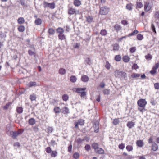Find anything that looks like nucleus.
I'll return each mask as SVG.
<instances>
[{
  "mask_svg": "<svg viewBox=\"0 0 159 159\" xmlns=\"http://www.w3.org/2000/svg\"><path fill=\"white\" fill-rule=\"evenodd\" d=\"M115 76L116 77L120 78H125L126 77V74L124 72L116 70L115 71Z\"/></svg>",
  "mask_w": 159,
  "mask_h": 159,
  "instance_id": "nucleus-1",
  "label": "nucleus"
},
{
  "mask_svg": "<svg viewBox=\"0 0 159 159\" xmlns=\"http://www.w3.org/2000/svg\"><path fill=\"white\" fill-rule=\"evenodd\" d=\"M7 134H10V135L13 139H15L18 135L21 134L22 132L20 131H8L7 132Z\"/></svg>",
  "mask_w": 159,
  "mask_h": 159,
  "instance_id": "nucleus-2",
  "label": "nucleus"
},
{
  "mask_svg": "<svg viewBox=\"0 0 159 159\" xmlns=\"http://www.w3.org/2000/svg\"><path fill=\"white\" fill-rule=\"evenodd\" d=\"M76 92L78 93H81L80 96L81 97H84L86 95V92H85V90L86 89V88H75Z\"/></svg>",
  "mask_w": 159,
  "mask_h": 159,
  "instance_id": "nucleus-3",
  "label": "nucleus"
},
{
  "mask_svg": "<svg viewBox=\"0 0 159 159\" xmlns=\"http://www.w3.org/2000/svg\"><path fill=\"white\" fill-rule=\"evenodd\" d=\"M147 102L145 99H141L137 101L138 106L140 107H145Z\"/></svg>",
  "mask_w": 159,
  "mask_h": 159,
  "instance_id": "nucleus-4",
  "label": "nucleus"
},
{
  "mask_svg": "<svg viewBox=\"0 0 159 159\" xmlns=\"http://www.w3.org/2000/svg\"><path fill=\"white\" fill-rule=\"evenodd\" d=\"M152 7V5L149 2H145L144 4V10L146 12L149 11Z\"/></svg>",
  "mask_w": 159,
  "mask_h": 159,
  "instance_id": "nucleus-5",
  "label": "nucleus"
},
{
  "mask_svg": "<svg viewBox=\"0 0 159 159\" xmlns=\"http://www.w3.org/2000/svg\"><path fill=\"white\" fill-rule=\"evenodd\" d=\"M109 11V9L106 7H102L100 8V13L102 15L107 14Z\"/></svg>",
  "mask_w": 159,
  "mask_h": 159,
  "instance_id": "nucleus-6",
  "label": "nucleus"
},
{
  "mask_svg": "<svg viewBox=\"0 0 159 159\" xmlns=\"http://www.w3.org/2000/svg\"><path fill=\"white\" fill-rule=\"evenodd\" d=\"M44 5H45L44 7H49L51 9H54L55 7V4L53 2L52 3H48L47 2H44Z\"/></svg>",
  "mask_w": 159,
  "mask_h": 159,
  "instance_id": "nucleus-7",
  "label": "nucleus"
},
{
  "mask_svg": "<svg viewBox=\"0 0 159 159\" xmlns=\"http://www.w3.org/2000/svg\"><path fill=\"white\" fill-rule=\"evenodd\" d=\"M75 127L76 128H78V125H83L84 124V121L82 119L79 120L78 121L75 122L74 123Z\"/></svg>",
  "mask_w": 159,
  "mask_h": 159,
  "instance_id": "nucleus-8",
  "label": "nucleus"
},
{
  "mask_svg": "<svg viewBox=\"0 0 159 159\" xmlns=\"http://www.w3.org/2000/svg\"><path fill=\"white\" fill-rule=\"evenodd\" d=\"M68 13L70 15L76 14V11L75 9L72 7H69L68 10Z\"/></svg>",
  "mask_w": 159,
  "mask_h": 159,
  "instance_id": "nucleus-9",
  "label": "nucleus"
},
{
  "mask_svg": "<svg viewBox=\"0 0 159 159\" xmlns=\"http://www.w3.org/2000/svg\"><path fill=\"white\" fill-rule=\"evenodd\" d=\"M93 128L94 131L96 133L98 132L99 129V122L98 121H96L94 122Z\"/></svg>",
  "mask_w": 159,
  "mask_h": 159,
  "instance_id": "nucleus-10",
  "label": "nucleus"
},
{
  "mask_svg": "<svg viewBox=\"0 0 159 159\" xmlns=\"http://www.w3.org/2000/svg\"><path fill=\"white\" fill-rule=\"evenodd\" d=\"M29 54L30 56L35 55V48L34 46H32V50H29L28 51Z\"/></svg>",
  "mask_w": 159,
  "mask_h": 159,
  "instance_id": "nucleus-11",
  "label": "nucleus"
},
{
  "mask_svg": "<svg viewBox=\"0 0 159 159\" xmlns=\"http://www.w3.org/2000/svg\"><path fill=\"white\" fill-rule=\"evenodd\" d=\"M62 112L65 114H67L69 113V109L67 107L65 106L64 108L61 109Z\"/></svg>",
  "mask_w": 159,
  "mask_h": 159,
  "instance_id": "nucleus-12",
  "label": "nucleus"
},
{
  "mask_svg": "<svg viewBox=\"0 0 159 159\" xmlns=\"http://www.w3.org/2000/svg\"><path fill=\"white\" fill-rule=\"evenodd\" d=\"M95 151L97 153L100 154H103L104 153V150L102 148L99 147L95 150Z\"/></svg>",
  "mask_w": 159,
  "mask_h": 159,
  "instance_id": "nucleus-13",
  "label": "nucleus"
},
{
  "mask_svg": "<svg viewBox=\"0 0 159 159\" xmlns=\"http://www.w3.org/2000/svg\"><path fill=\"white\" fill-rule=\"evenodd\" d=\"M81 80L84 82H88L89 80V77L86 75L82 76L81 77Z\"/></svg>",
  "mask_w": 159,
  "mask_h": 159,
  "instance_id": "nucleus-14",
  "label": "nucleus"
},
{
  "mask_svg": "<svg viewBox=\"0 0 159 159\" xmlns=\"http://www.w3.org/2000/svg\"><path fill=\"white\" fill-rule=\"evenodd\" d=\"M28 122L30 125H33L35 124L36 121L34 118H31L29 120Z\"/></svg>",
  "mask_w": 159,
  "mask_h": 159,
  "instance_id": "nucleus-15",
  "label": "nucleus"
},
{
  "mask_svg": "<svg viewBox=\"0 0 159 159\" xmlns=\"http://www.w3.org/2000/svg\"><path fill=\"white\" fill-rule=\"evenodd\" d=\"M158 149V146L155 143H152V149L154 151H156Z\"/></svg>",
  "mask_w": 159,
  "mask_h": 159,
  "instance_id": "nucleus-16",
  "label": "nucleus"
},
{
  "mask_svg": "<svg viewBox=\"0 0 159 159\" xmlns=\"http://www.w3.org/2000/svg\"><path fill=\"white\" fill-rule=\"evenodd\" d=\"M137 145L139 147H141L144 145L143 143L142 140H138L136 141Z\"/></svg>",
  "mask_w": 159,
  "mask_h": 159,
  "instance_id": "nucleus-17",
  "label": "nucleus"
},
{
  "mask_svg": "<svg viewBox=\"0 0 159 159\" xmlns=\"http://www.w3.org/2000/svg\"><path fill=\"white\" fill-rule=\"evenodd\" d=\"M134 125L135 123L134 122L132 121H129L127 123V126L129 129H131L134 126Z\"/></svg>",
  "mask_w": 159,
  "mask_h": 159,
  "instance_id": "nucleus-18",
  "label": "nucleus"
},
{
  "mask_svg": "<svg viewBox=\"0 0 159 159\" xmlns=\"http://www.w3.org/2000/svg\"><path fill=\"white\" fill-rule=\"evenodd\" d=\"M61 109L59 107H54V111L56 113H58L61 112Z\"/></svg>",
  "mask_w": 159,
  "mask_h": 159,
  "instance_id": "nucleus-19",
  "label": "nucleus"
},
{
  "mask_svg": "<svg viewBox=\"0 0 159 159\" xmlns=\"http://www.w3.org/2000/svg\"><path fill=\"white\" fill-rule=\"evenodd\" d=\"M58 37L59 39L61 40H65L66 38V36L63 33L61 34H58Z\"/></svg>",
  "mask_w": 159,
  "mask_h": 159,
  "instance_id": "nucleus-20",
  "label": "nucleus"
},
{
  "mask_svg": "<svg viewBox=\"0 0 159 159\" xmlns=\"http://www.w3.org/2000/svg\"><path fill=\"white\" fill-rule=\"evenodd\" d=\"M81 4V2L80 0H75L74 2V5L77 7L79 6Z\"/></svg>",
  "mask_w": 159,
  "mask_h": 159,
  "instance_id": "nucleus-21",
  "label": "nucleus"
},
{
  "mask_svg": "<svg viewBox=\"0 0 159 159\" xmlns=\"http://www.w3.org/2000/svg\"><path fill=\"white\" fill-rule=\"evenodd\" d=\"M100 34L102 36H105L107 34V32L106 29H102L101 30Z\"/></svg>",
  "mask_w": 159,
  "mask_h": 159,
  "instance_id": "nucleus-22",
  "label": "nucleus"
},
{
  "mask_svg": "<svg viewBox=\"0 0 159 159\" xmlns=\"http://www.w3.org/2000/svg\"><path fill=\"white\" fill-rule=\"evenodd\" d=\"M86 20L88 23H91L93 21V18L92 16H88L86 17Z\"/></svg>",
  "mask_w": 159,
  "mask_h": 159,
  "instance_id": "nucleus-23",
  "label": "nucleus"
},
{
  "mask_svg": "<svg viewBox=\"0 0 159 159\" xmlns=\"http://www.w3.org/2000/svg\"><path fill=\"white\" fill-rule=\"evenodd\" d=\"M70 81L72 83H75L77 80V78L75 76H71L70 79Z\"/></svg>",
  "mask_w": 159,
  "mask_h": 159,
  "instance_id": "nucleus-24",
  "label": "nucleus"
},
{
  "mask_svg": "<svg viewBox=\"0 0 159 159\" xmlns=\"http://www.w3.org/2000/svg\"><path fill=\"white\" fill-rule=\"evenodd\" d=\"M37 84L35 82L30 81L28 84V86L30 87H31L36 85Z\"/></svg>",
  "mask_w": 159,
  "mask_h": 159,
  "instance_id": "nucleus-25",
  "label": "nucleus"
},
{
  "mask_svg": "<svg viewBox=\"0 0 159 159\" xmlns=\"http://www.w3.org/2000/svg\"><path fill=\"white\" fill-rule=\"evenodd\" d=\"M34 22L36 25H40L41 24L42 21L41 19L38 18L35 20Z\"/></svg>",
  "mask_w": 159,
  "mask_h": 159,
  "instance_id": "nucleus-26",
  "label": "nucleus"
},
{
  "mask_svg": "<svg viewBox=\"0 0 159 159\" xmlns=\"http://www.w3.org/2000/svg\"><path fill=\"white\" fill-rule=\"evenodd\" d=\"M57 33L59 34H61L64 33V30L60 27H59L57 29Z\"/></svg>",
  "mask_w": 159,
  "mask_h": 159,
  "instance_id": "nucleus-27",
  "label": "nucleus"
},
{
  "mask_svg": "<svg viewBox=\"0 0 159 159\" xmlns=\"http://www.w3.org/2000/svg\"><path fill=\"white\" fill-rule=\"evenodd\" d=\"M59 73L61 75H64L66 73V70L64 68H60L59 70Z\"/></svg>",
  "mask_w": 159,
  "mask_h": 159,
  "instance_id": "nucleus-28",
  "label": "nucleus"
},
{
  "mask_svg": "<svg viewBox=\"0 0 159 159\" xmlns=\"http://www.w3.org/2000/svg\"><path fill=\"white\" fill-rule=\"evenodd\" d=\"M23 111V108L21 107H18L16 108V111L19 114H20Z\"/></svg>",
  "mask_w": 159,
  "mask_h": 159,
  "instance_id": "nucleus-29",
  "label": "nucleus"
},
{
  "mask_svg": "<svg viewBox=\"0 0 159 159\" xmlns=\"http://www.w3.org/2000/svg\"><path fill=\"white\" fill-rule=\"evenodd\" d=\"M36 98V95L34 94L30 95V99L31 101L35 100Z\"/></svg>",
  "mask_w": 159,
  "mask_h": 159,
  "instance_id": "nucleus-30",
  "label": "nucleus"
},
{
  "mask_svg": "<svg viewBox=\"0 0 159 159\" xmlns=\"http://www.w3.org/2000/svg\"><path fill=\"white\" fill-rule=\"evenodd\" d=\"M25 28L23 25H20L18 28V30L19 31L22 32L25 30Z\"/></svg>",
  "mask_w": 159,
  "mask_h": 159,
  "instance_id": "nucleus-31",
  "label": "nucleus"
},
{
  "mask_svg": "<svg viewBox=\"0 0 159 159\" xmlns=\"http://www.w3.org/2000/svg\"><path fill=\"white\" fill-rule=\"evenodd\" d=\"M114 28L117 32H118L120 30L121 27L120 25L117 24L114 26Z\"/></svg>",
  "mask_w": 159,
  "mask_h": 159,
  "instance_id": "nucleus-32",
  "label": "nucleus"
},
{
  "mask_svg": "<svg viewBox=\"0 0 159 159\" xmlns=\"http://www.w3.org/2000/svg\"><path fill=\"white\" fill-rule=\"evenodd\" d=\"M129 58L128 56H125L123 57V61L125 62H128L129 61Z\"/></svg>",
  "mask_w": 159,
  "mask_h": 159,
  "instance_id": "nucleus-33",
  "label": "nucleus"
},
{
  "mask_svg": "<svg viewBox=\"0 0 159 159\" xmlns=\"http://www.w3.org/2000/svg\"><path fill=\"white\" fill-rule=\"evenodd\" d=\"M119 118L115 119H114L113 121V123L114 125H117L119 123L120 121L119 120Z\"/></svg>",
  "mask_w": 159,
  "mask_h": 159,
  "instance_id": "nucleus-34",
  "label": "nucleus"
},
{
  "mask_svg": "<svg viewBox=\"0 0 159 159\" xmlns=\"http://www.w3.org/2000/svg\"><path fill=\"white\" fill-rule=\"evenodd\" d=\"M98 145L97 143H94L92 144V146L93 148L95 150H96L98 148Z\"/></svg>",
  "mask_w": 159,
  "mask_h": 159,
  "instance_id": "nucleus-35",
  "label": "nucleus"
},
{
  "mask_svg": "<svg viewBox=\"0 0 159 159\" xmlns=\"http://www.w3.org/2000/svg\"><path fill=\"white\" fill-rule=\"evenodd\" d=\"M25 21L24 18L22 17H20L18 20V22L19 24H22Z\"/></svg>",
  "mask_w": 159,
  "mask_h": 159,
  "instance_id": "nucleus-36",
  "label": "nucleus"
},
{
  "mask_svg": "<svg viewBox=\"0 0 159 159\" xmlns=\"http://www.w3.org/2000/svg\"><path fill=\"white\" fill-rule=\"evenodd\" d=\"M136 8H140L143 7V5L140 2H138L136 4Z\"/></svg>",
  "mask_w": 159,
  "mask_h": 159,
  "instance_id": "nucleus-37",
  "label": "nucleus"
},
{
  "mask_svg": "<svg viewBox=\"0 0 159 159\" xmlns=\"http://www.w3.org/2000/svg\"><path fill=\"white\" fill-rule=\"evenodd\" d=\"M119 48V45L116 43L113 45V50H118Z\"/></svg>",
  "mask_w": 159,
  "mask_h": 159,
  "instance_id": "nucleus-38",
  "label": "nucleus"
},
{
  "mask_svg": "<svg viewBox=\"0 0 159 159\" xmlns=\"http://www.w3.org/2000/svg\"><path fill=\"white\" fill-rule=\"evenodd\" d=\"M138 33V31L137 30H135L133 32L129 34L128 35V37H130L133 36L135 34H137Z\"/></svg>",
  "mask_w": 159,
  "mask_h": 159,
  "instance_id": "nucleus-39",
  "label": "nucleus"
},
{
  "mask_svg": "<svg viewBox=\"0 0 159 159\" xmlns=\"http://www.w3.org/2000/svg\"><path fill=\"white\" fill-rule=\"evenodd\" d=\"M121 58L120 55H117L115 57V60L117 61H119L121 60Z\"/></svg>",
  "mask_w": 159,
  "mask_h": 159,
  "instance_id": "nucleus-40",
  "label": "nucleus"
},
{
  "mask_svg": "<svg viewBox=\"0 0 159 159\" xmlns=\"http://www.w3.org/2000/svg\"><path fill=\"white\" fill-rule=\"evenodd\" d=\"M138 110L141 112L142 114H143L144 111H145L146 110L144 107H139L138 108Z\"/></svg>",
  "mask_w": 159,
  "mask_h": 159,
  "instance_id": "nucleus-41",
  "label": "nucleus"
},
{
  "mask_svg": "<svg viewBox=\"0 0 159 159\" xmlns=\"http://www.w3.org/2000/svg\"><path fill=\"white\" fill-rule=\"evenodd\" d=\"M138 110L141 112L142 114H143L144 111H145L146 110L144 107H139L138 108Z\"/></svg>",
  "mask_w": 159,
  "mask_h": 159,
  "instance_id": "nucleus-42",
  "label": "nucleus"
},
{
  "mask_svg": "<svg viewBox=\"0 0 159 159\" xmlns=\"http://www.w3.org/2000/svg\"><path fill=\"white\" fill-rule=\"evenodd\" d=\"M55 32V30L52 28H50L48 30V33L50 34H53Z\"/></svg>",
  "mask_w": 159,
  "mask_h": 159,
  "instance_id": "nucleus-43",
  "label": "nucleus"
},
{
  "mask_svg": "<svg viewBox=\"0 0 159 159\" xmlns=\"http://www.w3.org/2000/svg\"><path fill=\"white\" fill-rule=\"evenodd\" d=\"M132 4L131 3L127 4L126 6V8L129 10H132Z\"/></svg>",
  "mask_w": 159,
  "mask_h": 159,
  "instance_id": "nucleus-44",
  "label": "nucleus"
},
{
  "mask_svg": "<svg viewBox=\"0 0 159 159\" xmlns=\"http://www.w3.org/2000/svg\"><path fill=\"white\" fill-rule=\"evenodd\" d=\"M79 156L80 154L78 152H75L73 155V157L75 159H78L79 157Z\"/></svg>",
  "mask_w": 159,
  "mask_h": 159,
  "instance_id": "nucleus-45",
  "label": "nucleus"
},
{
  "mask_svg": "<svg viewBox=\"0 0 159 159\" xmlns=\"http://www.w3.org/2000/svg\"><path fill=\"white\" fill-rule=\"evenodd\" d=\"M57 152L56 151H52L51 152V156L52 157H55L57 156Z\"/></svg>",
  "mask_w": 159,
  "mask_h": 159,
  "instance_id": "nucleus-46",
  "label": "nucleus"
},
{
  "mask_svg": "<svg viewBox=\"0 0 159 159\" xmlns=\"http://www.w3.org/2000/svg\"><path fill=\"white\" fill-rule=\"evenodd\" d=\"M155 18L158 19H159V11H157L155 12Z\"/></svg>",
  "mask_w": 159,
  "mask_h": 159,
  "instance_id": "nucleus-47",
  "label": "nucleus"
},
{
  "mask_svg": "<svg viewBox=\"0 0 159 159\" xmlns=\"http://www.w3.org/2000/svg\"><path fill=\"white\" fill-rule=\"evenodd\" d=\"M68 96L66 94H64L62 96V99L64 101H67L68 99Z\"/></svg>",
  "mask_w": 159,
  "mask_h": 159,
  "instance_id": "nucleus-48",
  "label": "nucleus"
},
{
  "mask_svg": "<svg viewBox=\"0 0 159 159\" xmlns=\"http://www.w3.org/2000/svg\"><path fill=\"white\" fill-rule=\"evenodd\" d=\"M105 67L106 69L108 70L110 68L111 65L108 61L106 62Z\"/></svg>",
  "mask_w": 159,
  "mask_h": 159,
  "instance_id": "nucleus-49",
  "label": "nucleus"
},
{
  "mask_svg": "<svg viewBox=\"0 0 159 159\" xmlns=\"http://www.w3.org/2000/svg\"><path fill=\"white\" fill-rule=\"evenodd\" d=\"M140 75L139 74L134 73L131 75V76L133 78H136L139 77Z\"/></svg>",
  "mask_w": 159,
  "mask_h": 159,
  "instance_id": "nucleus-50",
  "label": "nucleus"
},
{
  "mask_svg": "<svg viewBox=\"0 0 159 159\" xmlns=\"http://www.w3.org/2000/svg\"><path fill=\"white\" fill-rule=\"evenodd\" d=\"M137 38L138 40H141L143 38V36L142 35L140 34H139L137 35Z\"/></svg>",
  "mask_w": 159,
  "mask_h": 159,
  "instance_id": "nucleus-51",
  "label": "nucleus"
},
{
  "mask_svg": "<svg viewBox=\"0 0 159 159\" xmlns=\"http://www.w3.org/2000/svg\"><path fill=\"white\" fill-rule=\"evenodd\" d=\"M126 149L129 151H132L133 148L132 146L130 145H128L126 147Z\"/></svg>",
  "mask_w": 159,
  "mask_h": 159,
  "instance_id": "nucleus-52",
  "label": "nucleus"
},
{
  "mask_svg": "<svg viewBox=\"0 0 159 159\" xmlns=\"http://www.w3.org/2000/svg\"><path fill=\"white\" fill-rule=\"evenodd\" d=\"M85 61L87 62L89 65H90L91 64V60L89 58H86Z\"/></svg>",
  "mask_w": 159,
  "mask_h": 159,
  "instance_id": "nucleus-53",
  "label": "nucleus"
},
{
  "mask_svg": "<svg viewBox=\"0 0 159 159\" xmlns=\"http://www.w3.org/2000/svg\"><path fill=\"white\" fill-rule=\"evenodd\" d=\"M150 103L152 105L154 106L156 104L157 102L155 100L152 98L151 100Z\"/></svg>",
  "mask_w": 159,
  "mask_h": 159,
  "instance_id": "nucleus-54",
  "label": "nucleus"
},
{
  "mask_svg": "<svg viewBox=\"0 0 159 159\" xmlns=\"http://www.w3.org/2000/svg\"><path fill=\"white\" fill-rule=\"evenodd\" d=\"M84 140V139L79 138L77 139V142L78 144H80Z\"/></svg>",
  "mask_w": 159,
  "mask_h": 159,
  "instance_id": "nucleus-55",
  "label": "nucleus"
},
{
  "mask_svg": "<svg viewBox=\"0 0 159 159\" xmlns=\"http://www.w3.org/2000/svg\"><path fill=\"white\" fill-rule=\"evenodd\" d=\"M154 87L155 89H159V83H157L154 84Z\"/></svg>",
  "mask_w": 159,
  "mask_h": 159,
  "instance_id": "nucleus-56",
  "label": "nucleus"
},
{
  "mask_svg": "<svg viewBox=\"0 0 159 159\" xmlns=\"http://www.w3.org/2000/svg\"><path fill=\"white\" fill-rule=\"evenodd\" d=\"M103 93L106 95H108L110 93V91L107 89H105L103 90Z\"/></svg>",
  "mask_w": 159,
  "mask_h": 159,
  "instance_id": "nucleus-57",
  "label": "nucleus"
},
{
  "mask_svg": "<svg viewBox=\"0 0 159 159\" xmlns=\"http://www.w3.org/2000/svg\"><path fill=\"white\" fill-rule=\"evenodd\" d=\"M53 130V129L52 127H48L47 129V130L48 133H51L52 131Z\"/></svg>",
  "mask_w": 159,
  "mask_h": 159,
  "instance_id": "nucleus-58",
  "label": "nucleus"
},
{
  "mask_svg": "<svg viewBox=\"0 0 159 159\" xmlns=\"http://www.w3.org/2000/svg\"><path fill=\"white\" fill-rule=\"evenodd\" d=\"M85 148L86 150L88 151L90 149V146L88 144H86L85 147Z\"/></svg>",
  "mask_w": 159,
  "mask_h": 159,
  "instance_id": "nucleus-59",
  "label": "nucleus"
},
{
  "mask_svg": "<svg viewBox=\"0 0 159 159\" xmlns=\"http://www.w3.org/2000/svg\"><path fill=\"white\" fill-rule=\"evenodd\" d=\"M151 27L152 31L156 34V32L155 30V28L153 24H152Z\"/></svg>",
  "mask_w": 159,
  "mask_h": 159,
  "instance_id": "nucleus-60",
  "label": "nucleus"
},
{
  "mask_svg": "<svg viewBox=\"0 0 159 159\" xmlns=\"http://www.w3.org/2000/svg\"><path fill=\"white\" fill-rule=\"evenodd\" d=\"M46 152L48 153H50L52 152V150L50 147H48L46 149Z\"/></svg>",
  "mask_w": 159,
  "mask_h": 159,
  "instance_id": "nucleus-61",
  "label": "nucleus"
},
{
  "mask_svg": "<svg viewBox=\"0 0 159 159\" xmlns=\"http://www.w3.org/2000/svg\"><path fill=\"white\" fill-rule=\"evenodd\" d=\"M34 131L36 133L38 132L39 131V128L37 126H35L33 127Z\"/></svg>",
  "mask_w": 159,
  "mask_h": 159,
  "instance_id": "nucleus-62",
  "label": "nucleus"
},
{
  "mask_svg": "<svg viewBox=\"0 0 159 159\" xmlns=\"http://www.w3.org/2000/svg\"><path fill=\"white\" fill-rule=\"evenodd\" d=\"M119 148L120 149H123L125 148V145L123 144H121L119 145Z\"/></svg>",
  "mask_w": 159,
  "mask_h": 159,
  "instance_id": "nucleus-63",
  "label": "nucleus"
},
{
  "mask_svg": "<svg viewBox=\"0 0 159 159\" xmlns=\"http://www.w3.org/2000/svg\"><path fill=\"white\" fill-rule=\"evenodd\" d=\"M135 47H132L130 49V51L131 53H134L135 51Z\"/></svg>",
  "mask_w": 159,
  "mask_h": 159,
  "instance_id": "nucleus-64",
  "label": "nucleus"
}]
</instances>
